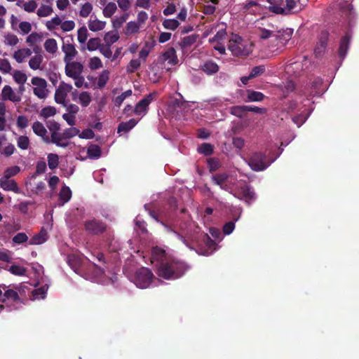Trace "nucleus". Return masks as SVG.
<instances>
[{
    "mask_svg": "<svg viewBox=\"0 0 359 359\" xmlns=\"http://www.w3.org/2000/svg\"><path fill=\"white\" fill-rule=\"evenodd\" d=\"M160 223L164 226L168 233H172L186 246L192 248L189 246L187 238L180 234L177 229H179L185 233L187 238L198 245V253L202 255L209 256L212 255L218 249V243L223 239L221 231L216 228H210L209 230L210 234L215 240L211 239L207 233H201L199 226L195 222L189 219V216L184 217L181 222L170 220L169 224L163 222H160Z\"/></svg>",
    "mask_w": 359,
    "mask_h": 359,
    "instance_id": "1",
    "label": "nucleus"
},
{
    "mask_svg": "<svg viewBox=\"0 0 359 359\" xmlns=\"http://www.w3.org/2000/svg\"><path fill=\"white\" fill-rule=\"evenodd\" d=\"M151 262L156 268L158 276L165 280L178 279L190 268L185 262L169 255L158 247L152 248Z\"/></svg>",
    "mask_w": 359,
    "mask_h": 359,
    "instance_id": "2",
    "label": "nucleus"
},
{
    "mask_svg": "<svg viewBox=\"0 0 359 359\" xmlns=\"http://www.w3.org/2000/svg\"><path fill=\"white\" fill-rule=\"evenodd\" d=\"M71 269L76 273L84 276L87 280L100 284L105 285L113 283L116 280V272L114 270L105 271L104 269L90 264L88 270L83 269V259L78 254H71L67 259Z\"/></svg>",
    "mask_w": 359,
    "mask_h": 359,
    "instance_id": "3",
    "label": "nucleus"
},
{
    "mask_svg": "<svg viewBox=\"0 0 359 359\" xmlns=\"http://www.w3.org/2000/svg\"><path fill=\"white\" fill-rule=\"evenodd\" d=\"M212 182L222 189L225 190L248 205H251L257 199L253 189L244 182H238L226 173H217L212 176Z\"/></svg>",
    "mask_w": 359,
    "mask_h": 359,
    "instance_id": "4",
    "label": "nucleus"
},
{
    "mask_svg": "<svg viewBox=\"0 0 359 359\" xmlns=\"http://www.w3.org/2000/svg\"><path fill=\"white\" fill-rule=\"evenodd\" d=\"M134 284L140 289H146L158 286L162 281L154 276L152 271L147 268L142 267L137 269L133 278Z\"/></svg>",
    "mask_w": 359,
    "mask_h": 359,
    "instance_id": "5",
    "label": "nucleus"
},
{
    "mask_svg": "<svg viewBox=\"0 0 359 359\" xmlns=\"http://www.w3.org/2000/svg\"><path fill=\"white\" fill-rule=\"evenodd\" d=\"M228 49L234 56H246L252 51V45L238 34H232L228 42Z\"/></svg>",
    "mask_w": 359,
    "mask_h": 359,
    "instance_id": "6",
    "label": "nucleus"
},
{
    "mask_svg": "<svg viewBox=\"0 0 359 359\" xmlns=\"http://www.w3.org/2000/svg\"><path fill=\"white\" fill-rule=\"evenodd\" d=\"M65 64V74L74 81V85L76 87H83L86 82L85 78L82 75L83 72V65L82 63L77 61H71Z\"/></svg>",
    "mask_w": 359,
    "mask_h": 359,
    "instance_id": "7",
    "label": "nucleus"
},
{
    "mask_svg": "<svg viewBox=\"0 0 359 359\" xmlns=\"http://www.w3.org/2000/svg\"><path fill=\"white\" fill-rule=\"evenodd\" d=\"M311 61L306 56L299 57L294 62L286 65L285 72L289 76L296 77L304 70L309 69Z\"/></svg>",
    "mask_w": 359,
    "mask_h": 359,
    "instance_id": "8",
    "label": "nucleus"
},
{
    "mask_svg": "<svg viewBox=\"0 0 359 359\" xmlns=\"http://www.w3.org/2000/svg\"><path fill=\"white\" fill-rule=\"evenodd\" d=\"M309 100H306V103L303 104L301 107L299 106L296 101L290 103L289 108L290 110L293 111L298 108L299 110L302 111L301 114L292 118V121L299 128L305 123L313 110L309 108Z\"/></svg>",
    "mask_w": 359,
    "mask_h": 359,
    "instance_id": "9",
    "label": "nucleus"
},
{
    "mask_svg": "<svg viewBox=\"0 0 359 359\" xmlns=\"http://www.w3.org/2000/svg\"><path fill=\"white\" fill-rule=\"evenodd\" d=\"M257 27L258 35L262 39H268L273 36L277 32L278 27L269 22L267 18H262L257 21Z\"/></svg>",
    "mask_w": 359,
    "mask_h": 359,
    "instance_id": "10",
    "label": "nucleus"
},
{
    "mask_svg": "<svg viewBox=\"0 0 359 359\" xmlns=\"http://www.w3.org/2000/svg\"><path fill=\"white\" fill-rule=\"evenodd\" d=\"M276 158L268 160L262 153H255L248 161L249 166L255 171H262L266 169Z\"/></svg>",
    "mask_w": 359,
    "mask_h": 359,
    "instance_id": "11",
    "label": "nucleus"
},
{
    "mask_svg": "<svg viewBox=\"0 0 359 359\" xmlns=\"http://www.w3.org/2000/svg\"><path fill=\"white\" fill-rule=\"evenodd\" d=\"M178 62L176 51L170 48L161 55L158 58L160 67L165 71H170L171 67Z\"/></svg>",
    "mask_w": 359,
    "mask_h": 359,
    "instance_id": "12",
    "label": "nucleus"
},
{
    "mask_svg": "<svg viewBox=\"0 0 359 359\" xmlns=\"http://www.w3.org/2000/svg\"><path fill=\"white\" fill-rule=\"evenodd\" d=\"M187 107V101L183 100L182 96L179 95V98H175L172 100L168 107V111L172 117L177 119H182L184 117L182 109Z\"/></svg>",
    "mask_w": 359,
    "mask_h": 359,
    "instance_id": "13",
    "label": "nucleus"
},
{
    "mask_svg": "<svg viewBox=\"0 0 359 359\" xmlns=\"http://www.w3.org/2000/svg\"><path fill=\"white\" fill-rule=\"evenodd\" d=\"M34 94L39 99H45L48 95L47 82L44 79L34 76L31 79Z\"/></svg>",
    "mask_w": 359,
    "mask_h": 359,
    "instance_id": "14",
    "label": "nucleus"
},
{
    "mask_svg": "<svg viewBox=\"0 0 359 359\" xmlns=\"http://www.w3.org/2000/svg\"><path fill=\"white\" fill-rule=\"evenodd\" d=\"M79 130L74 127L65 129L62 133H58L57 139L53 144L57 147L66 148L69 145L68 140L76 136Z\"/></svg>",
    "mask_w": 359,
    "mask_h": 359,
    "instance_id": "15",
    "label": "nucleus"
},
{
    "mask_svg": "<svg viewBox=\"0 0 359 359\" xmlns=\"http://www.w3.org/2000/svg\"><path fill=\"white\" fill-rule=\"evenodd\" d=\"M72 88L73 87L71 84L62 81L55 90V101L57 104L67 106L66 98Z\"/></svg>",
    "mask_w": 359,
    "mask_h": 359,
    "instance_id": "16",
    "label": "nucleus"
},
{
    "mask_svg": "<svg viewBox=\"0 0 359 359\" xmlns=\"http://www.w3.org/2000/svg\"><path fill=\"white\" fill-rule=\"evenodd\" d=\"M155 93H149L140 102H138L134 109V112L137 116H144L148 111L149 105L154 100Z\"/></svg>",
    "mask_w": 359,
    "mask_h": 359,
    "instance_id": "17",
    "label": "nucleus"
},
{
    "mask_svg": "<svg viewBox=\"0 0 359 359\" xmlns=\"http://www.w3.org/2000/svg\"><path fill=\"white\" fill-rule=\"evenodd\" d=\"M22 92L15 91L10 86L6 85L1 91L3 100H9L13 103H18L22 100Z\"/></svg>",
    "mask_w": 359,
    "mask_h": 359,
    "instance_id": "18",
    "label": "nucleus"
},
{
    "mask_svg": "<svg viewBox=\"0 0 359 359\" xmlns=\"http://www.w3.org/2000/svg\"><path fill=\"white\" fill-rule=\"evenodd\" d=\"M293 29L291 28H278L277 32H276L272 38H275L278 40L280 46L283 47L291 39Z\"/></svg>",
    "mask_w": 359,
    "mask_h": 359,
    "instance_id": "19",
    "label": "nucleus"
},
{
    "mask_svg": "<svg viewBox=\"0 0 359 359\" xmlns=\"http://www.w3.org/2000/svg\"><path fill=\"white\" fill-rule=\"evenodd\" d=\"M62 51L65 54V57L63 58L65 63L73 61L78 54V51L76 50L75 46L69 41H63Z\"/></svg>",
    "mask_w": 359,
    "mask_h": 359,
    "instance_id": "20",
    "label": "nucleus"
},
{
    "mask_svg": "<svg viewBox=\"0 0 359 359\" xmlns=\"http://www.w3.org/2000/svg\"><path fill=\"white\" fill-rule=\"evenodd\" d=\"M32 128L34 134L40 137L45 143L51 142L48 131L42 123L36 121L33 123Z\"/></svg>",
    "mask_w": 359,
    "mask_h": 359,
    "instance_id": "21",
    "label": "nucleus"
},
{
    "mask_svg": "<svg viewBox=\"0 0 359 359\" xmlns=\"http://www.w3.org/2000/svg\"><path fill=\"white\" fill-rule=\"evenodd\" d=\"M72 99L83 107H86L92 101V95L88 91H82L81 93L75 91L72 93Z\"/></svg>",
    "mask_w": 359,
    "mask_h": 359,
    "instance_id": "22",
    "label": "nucleus"
},
{
    "mask_svg": "<svg viewBox=\"0 0 359 359\" xmlns=\"http://www.w3.org/2000/svg\"><path fill=\"white\" fill-rule=\"evenodd\" d=\"M329 33L326 30H323L318 38V41L314 49V53L316 56L320 55L327 47V41L328 40Z\"/></svg>",
    "mask_w": 359,
    "mask_h": 359,
    "instance_id": "23",
    "label": "nucleus"
},
{
    "mask_svg": "<svg viewBox=\"0 0 359 359\" xmlns=\"http://www.w3.org/2000/svg\"><path fill=\"white\" fill-rule=\"evenodd\" d=\"M269 11L276 14H288L285 1L283 0H269Z\"/></svg>",
    "mask_w": 359,
    "mask_h": 359,
    "instance_id": "24",
    "label": "nucleus"
},
{
    "mask_svg": "<svg viewBox=\"0 0 359 359\" xmlns=\"http://www.w3.org/2000/svg\"><path fill=\"white\" fill-rule=\"evenodd\" d=\"M48 239V230L45 227H42L41 231L33 236L29 241L28 244L30 245H41L46 243Z\"/></svg>",
    "mask_w": 359,
    "mask_h": 359,
    "instance_id": "25",
    "label": "nucleus"
},
{
    "mask_svg": "<svg viewBox=\"0 0 359 359\" xmlns=\"http://www.w3.org/2000/svg\"><path fill=\"white\" fill-rule=\"evenodd\" d=\"M106 22L98 20L95 15H91L88 22V27L92 32H99L103 30L106 27Z\"/></svg>",
    "mask_w": 359,
    "mask_h": 359,
    "instance_id": "26",
    "label": "nucleus"
},
{
    "mask_svg": "<svg viewBox=\"0 0 359 359\" xmlns=\"http://www.w3.org/2000/svg\"><path fill=\"white\" fill-rule=\"evenodd\" d=\"M85 228L87 231L96 234L102 232L105 226L102 222L95 219H91L85 223Z\"/></svg>",
    "mask_w": 359,
    "mask_h": 359,
    "instance_id": "27",
    "label": "nucleus"
},
{
    "mask_svg": "<svg viewBox=\"0 0 359 359\" xmlns=\"http://www.w3.org/2000/svg\"><path fill=\"white\" fill-rule=\"evenodd\" d=\"M351 39V33L347 32L341 39L339 48V55L344 60L346 57L348 50L349 48L350 41Z\"/></svg>",
    "mask_w": 359,
    "mask_h": 359,
    "instance_id": "28",
    "label": "nucleus"
},
{
    "mask_svg": "<svg viewBox=\"0 0 359 359\" xmlns=\"http://www.w3.org/2000/svg\"><path fill=\"white\" fill-rule=\"evenodd\" d=\"M0 187L5 191H11L15 193H20V190L14 180H10L5 177L0 178Z\"/></svg>",
    "mask_w": 359,
    "mask_h": 359,
    "instance_id": "29",
    "label": "nucleus"
},
{
    "mask_svg": "<svg viewBox=\"0 0 359 359\" xmlns=\"http://www.w3.org/2000/svg\"><path fill=\"white\" fill-rule=\"evenodd\" d=\"M16 5L29 13L35 12L38 7V4L35 0H18Z\"/></svg>",
    "mask_w": 359,
    "mask_h": 359,
    "instance_id": "30",
    "label": "nucleus"
},
{
    "mask_svg": "<svg viewBox=\"0 0 359 359\" xmlns=\"http://www.w3.org/2000/svg\"><path fill=\"white\" fill-rule=\"evenodd\" d=\"M236 210L238 215L236 217H234L233 220L225 223L223 226L222 232L226 236L230 235L234 231L235 224L238 221L242 214V208H236Z\"/></svg>",
    "mask_w": 359,
    "mask_h": 359,
    "instance_id": "31",
    "label": "nucleus"
},
{
    "mask_svg": "<svg viewBox=\"0 0 359 359\" xmlns=\"http://www.w3.org/2000/svg\"><path fill=\"white\" fill-rule=\"evenodd\" d=\"M32 52L31 49L28 48H23L14 52L13 57L15 61L18 63H22L25 60L31 56Z\"/></svg>",
    "mask_w": 359,
    "mask_h": 359,
    "instance_id": "32",
    "label": "nucleus"
},
{
    "mask_svg": "<svg viewBox=\"0 0 359 359\" xmlns=\"http://www.w3.org/2000/svg\"><path fill=\"white\" fill-rule=\"evenodd\" d=\"M226 36V26L224 24L221 23L220 27L217 29V30L215 33V36L212 38L209 39V42L211 43H220L223 40L225 39Z\"/></svg>",
    "mask_w": 359,
    "mask_h": 359,
    "instance_id": "33",
    "label": "nucleus"
},
{
    "mask_svg": "<svg viewBox=\"0 0 359 359\" xmlns=\"http://www.w3.org/2000/svg\"><path fill=\"white\" fill-rule=\"evenodd\" d=\"M72 191L67 186H63L59 193V205L62 206L72 198Z\"/></svg>",
    "mask_w": 359,
    "mask_h": 359,
    "instance_id": "34",
    "label": "nucleus"
},
{
    "mask_svg": "<svg viewBox=\"0 0 359 359\" xmlns=\"http://www.w3.org/2000/svg\"><path fill=\"white\" fill-rule=\"evenodd\" d=\"M47 127L51 134L50 137V143H53L57 139L58 133H60V125L55 121H50L47 123Z\"/></svg>",
    "mask_w": 359,
    "mask_h": 359,
    "instance_id": "35",
    "label": "nucleus"
},
{
    "mask_svg": "<svg viewBox=\"0 0 359 359\" xmlns=\"http://www.w3.org/2000/svg\"><path fill=\"white\" fill-rule=\"evenodd\" d=\"M13 78L20 85V91L23 92L25 90L23 86L27 79V75L20 70H15L13 73Z\"/></svg>",
    "mask_w": 359,
    "mask_h": 359,
    "instance_id": "36",
    "label": "nucleus"
},
{
    "mask_svg": "<svg viewBox=\"0 0 359 359\" xmlns=\"http://www.w3.org/2000/svg\"><path fill=\"white\" fill-rule=\"evenodd\" d=\"M203 106L205 108L223 109L226 106V100L220 98H214L205 102Z\"/></svg>",
    "mask_w": 359,
    "mask_h": 359,
    "instance_id": "37",
    "label": "nucleus"
},
{
    "mask_svg": "<svg viewBox=\"0 0 359 359\" xmlns=\"http://www.w3.org/2000/svg\"><path fill=\"white\" fill-rule=\"evenodd\" d=\"M244 9L245 12L255 15L257 13H259L262 11V8L256 1L251 0L245 4Z\"/></svg>",
    "mask_w": 359,
    "mask_h": 359,
    "instance_id": "38",
    "label": "nucleus"
},
{
    "mask_svg": "<svg viewBox=\"0 0 359 359\" xmlns=\"http://www.w3.org/2000/svg\"><path fill=\"white\" fill-rule=\"evenodd\" d=\"M137 123V121L135 118H131L126 122H122L118 125L117 133H128L132 128H133Z\"/></svg>",
    "mask_w": 359,
    "mask_h": 359,
    "instance_id": "39",
    "label": "nucleus"
},
{
    "mask_svg": "<svg viewBox=\"0 0 359 359\" xmlns=\"http://www.w3.org/2000/svg\"><path fill=\"white\" fill-rule=\"evenodd\" d=\"M87 154L89 158L95 160L100 158L102 151L98 145L91 144L87 149Z\"/></svg>",
    "mask_w": 359,
    "mask_h": 359,
    "instance_id": "40",
    "label": "nucleus"
},
{
    "mask_svg": "<svg viewBox=\"0 0 359 359\" xmlns=\"http://www.w3.org/2000/svg\"><path fill=\"white\" fill-rule=\"evenodd\" d=\"M129 18V14L126 13L118 16H115L112 20V26L115 29H118L122 27L123 23L126 22V20Z\"/></svg>",
    "mask_w": 359,
    "mask_h": 359,
    "instance_id": "41",
    "label": "nucleus"
},
{
    "mask_svg": "<svg viewBox=\"0 0 359 359\" xmlns=\"http://www.w3.org/2000/svg\"><path fill=\"white\" fill-rule=\"evenodd\" d=\"M119 39V35L116 31H110L107 32L104 36V44L111 46L116 43Z\"/></svg>",
    "mask_w": 359,
    "mask_h": 359,
    "instance_id": "42",
    "label": "nucleus"
},
{
    "mask_svg": "<svg viewBox=\"0 0 359 359\" xmlns=\"http://www.w3.org/2000/svg\"><path fill=\"white\" fill-rule=\"evenodd\" d=\"M46 51L50 54H55L58 49L57 41L55 39H48L43 44Z\"/></svg>",
    "mask_w": 359,
    "mask_h": 359,
    "instance_id": "43",
    "label": "nucleus"
},
{
    "mask_svg": "<svg viewBox=\"0 0 359 359\" xmlns=\"http://www.w3.org/2000/svg\"><path fill=\"white\" fill-rule=\"evenodd\" d=\"M202 69L207 74H213L218 72L219 66L213 61H208L205 62L202 67Z\"/></svg>",
    "mask_w": 359,
    "mask_h": 359,
    "instance_id": "44",
    "label": "nucleus"
},
{
    "mask_svg": "<svg viewBox=\"0 0 359 359\" xmlns=\"http://www.w3.org/2000/svg\"><path fill=\"white\" fill-rule=\"evenodd\" d=\"M43 57L41 55H36L30 58L29 60V67L33 70L41 69V65L43 62Z\"/></svg>",
    "mask_w": 359,
    "mask_h": 359,
    "instance_id": "45",
    "label": "nucleus"
},
{
    "mask_svg": "<svg viewBox=\"0 0 359 359\" xmlns=\"http://www.w3.org/2000/svg\"><path fill=\"white\" fill-rule=\"evenodd\" d=\"M53 13V9L51 6L41 4L36 11V14L39 18H45L50 16Z\"/></svg>",
    "mask_w": 359,
    "mask_h": 359,
    "instance_id": "46",
    "label": "nucleus"
},
{
    "mask_svg": "<svg viewBox=\"0 0 359 359\" xmlns=\"http://www.w3.org/2000/svg\"><path fill=\"white\" fill-rule=\"evenodd\" d=\"M247 102H259L262 101L264 95L261 92L248 90H247Z\"/></svg>",
    "mask_w": 359,
    "mask_h": 359,
    "instance_id": "47",
    "label": "nucleus"
},
{
    "mask_svg": "<svg viewBox=\"0 0 359 359\" xmlns=\"http://www.w3.org/2000/svg\"><path fill=\"white\" fill-rule=\"evenodd\" d=\"M42 35L37 32H32L27 36L26 39V43L29 46H33L35 44L39 43L42 41Z\"/></svg>",
    "mask_w": 359,
    "mask_h": 359,
    "instance_id": "48",
    "label": "nucleus"
},
{
    "mask_svg": "<svg viewBox=\"0 0 359 359\" xmlns=\"http://www.w3.org/2000/svg\"><path fill=\"white\" fill-rule=\"evenodd\" d=\"M48 289V286L47 285H44L32 292V295L34 299H43L46 296Z\"/></svg>",
    "mask_w": 359,
    "mask_h": 359,
    "instance_id": "49",
    "label": "nucleus"
},
{
    "mask_svg": "<svg viewBox=\"0 0 359 359\" xmlns=\"http://www.w3.org/2000/svg\"><path fill=\"white\" fill-rule=\"evenodd\" d=\"M117 10L116 4L114 2H109L102 10L105 18H111Z\"/></svg>",
    "mask_w": 359,
    "mask_h": 359,
    "instance_id": "50",
    "label": "nucleus"
},
{
    "mask_svg": "<svg viewBox=\"0 0 359 359\" xmlns=\"http://www.w3.org/2000/svg\"><path fill=\"white\" fill-rule=\"evenodd\" d=\"M62 22V19L58 15H56L54 18H53L51 20H48L46 22V27L49 31H53L59 25L61 27Z\"/></svg>",
    "mask_w": 359,
    "mask_h": 359,
    "instance_id": "51",
    "label": "nucleus"
},
{
    "mask_svg": "<svg viewBox=\"0 0 359 359\" xmlns=\"http://www.w3.org/2000/svg\"><path fill=\"white\" fill-rule=\"evenodd\" d=\"M109 78V72L107 69L103 70L99 75L97 80V86L100 88H102L107 84Z\"/></svg>",
    "mask_w": 359,
    "mask_h": 359,
    "instance_id": "52",
    "label": "nucleus"
},
{
    "mask_svg": "<svg viewBox=\"0 0 359 359\" xmlns=\"http://www.w3.org/2000/svg\"><path fill=\"white\" fill-rule=\"evenodd\" d=\"M214 150L213 145L209 143H203L198 146L197 151L198 153L204 156H210L212 154Z\"/></svg>",
    "mask_w": 359,
    "mask_h": 359,
    "instance_id": "53",
    "label": "nucleus"
},
{
    "mask_svg": "<svg viewBox=\"0 0 359 359\" xmlns=\"http://www.w3.org/2000/svg\"><path fill=\"white\" fill-rule=\"evenodd\" d=\"M32 30V25L30 22L27 21H21L19 25L16 32H19L22 35H25L29 34Z\"/></svg>",
    "mask_w": 359,
    "mask_h": 359,
    "instance_id": "54",
    "label": "nucleus"
},
{
    "mask_svg": "<svg viewBox=\"0 0 359 359\" xmlns=\"http://www.w3.org/2000/svg\"><path fill=\"white\" fill-rule=\"evenodd\" d=\"M111 46L102 44L100 48V52L107 58L110 59L111 61H114L116 58V55H113L111 50Z\"/></svg>",
    "mask_w": 359,
    "mask_h": 359,
    "instance_id": "55",
    "label": "nucleus"
},
{
    "mask_svg": "<svg viewBox=\"0 0 359 359\" xmlns=\"http://www.w3.org/2000/svg\"><path fill=\"white\" fill-rule=\"evenodd\" d=\"M140 29V25L136 21H130L126 27V34L130 35L137 33Z\"/></svg>",
    "mask_w": 359,
    "mask_h": 359,
    "instance_id": "56",
    "label": "nucleus"
},
{
    "mask_svg": "<svg viewBox=\"0 0 359 359\" xmlns=\"http://www.w3.org/2000/svg\"><path fill=\"white\" fill-rule=\"evenodd\" d=\"M102 44L100 43V40L98 38H91L87 42V49L89 51H94L99 50Z\"/></svg>",
    "mask_w": 359,
    "mask_h": 359,
    "instance_id": "57",
    "label": "nucleus"
},
{
    "mask_svg": "<svg viewBox=\"0 0 359 359\" xmlns=\"http://www.w3.org/2000/svg\"><path fill=\"white\" fill-rule=\"evenodd\" d=\"M56 109L54 107L48 106L45 107L43 109H41L40 111V116H41L43 118H48L49 117L53 116L56 114Z\"/></svg>",
    "mask_w": 359,
    "mask_h": 359,
    "instance_id": "58",
    "label": "nucleus"
},
{
    "mask_svg": "<svg viewBox=\"0 0 359 359\" xmlns=\"http://www.w3.org/2000/svg\"><path fill=\"white\" fill-rule=\"evenodd\" d=\"M16 142L17 146L22 150H26L29 147L30 142L27 136L20 135L17 138Z\"/></svg>",
    "mask_w": 359,
    "mask_h": 359,
    "instance_id": "59",
    "label": "nucleus"
},
{
    "mask_svg": "<svg viewBox=\"0 0 359 359\" xmlns=\"http://www.w3.org/2000/svg\"><path fill=\"white\" fill-rule=\"evenodd\" d=\"M180 25L176 19H165L163 21V26L166 29L175 30Z\"/></svg>",
    "mask_w": 359,
    "mask_h": 359,
    "instance_id": "60",
    "label": "nucleus"
},
{
    "mask_svg": "<svg viewBox=\"0 0 359 359\" xmlns=\"http://www.w3.org/2000/svg\"><path fill=\"white\" fill-rule=\"evenodd\" d=\"M8 271L13 275L23 276H25L27 270L22 266L13 264L9 267Z\"/></svg>",
    "mask_w": 359,
    "mask_h": 359,
    "instance_id": "61",
    "label": "nucleus"
},
{
    "mask_svg": "<svg viewBox=\"0 0 359 359\" xmlns=\"http://www.w3.org/2000/svg\"><path fill=\"white\" fill-rule=\"evenodd\" d=\"M88 33L87 28L83 26L80 27L77 31V39L78 41L81 44H83L86 43L87 39H88Z\"/></svg>",
    "mask_w": 359,
    "mask_h": 359,
    "instance_id": "62",
    "label": "nucleus"
},
{
    "mask_svg": "<svg viewBox=\"0 0 359 359\" xmlns=\"http://www.w3.org/2000/svg\"><path fill=\"white\" fill-rule=\"evenodd\" d=\"M47 158L49 168L51 170L56 168L59 164L58 155L55 154H49Z\"/></svg>",
    "mask_w": 359,
    "mask_h": 359,
    "instance_id": "63",
    "label": "nucleus"
},
{
    "mask_svg": "<svg viewBox=\"0 0 359 359\" xmlns=\"http://www.w3.org/2000/svg\"><path fill=\"white\" fill-rule=\"evenodd\" d=\"M93 11V5L90 2H86L82 5L79 11L80 16L87 18L90 15Z\"/></svg>",
    "mask_w": 359,
    "mask_h": 359,
    "instance_id": "64",
    "label": "nucleus"
}]
</instances>
